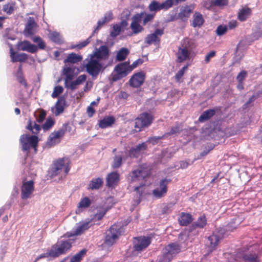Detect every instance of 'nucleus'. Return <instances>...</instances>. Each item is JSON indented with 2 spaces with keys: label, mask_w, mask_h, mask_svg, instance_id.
I'll use <instances>...</instances> for the list:
<instances>
[{
  "label": "nucleus",
  "mask_w": 262,
  "mask_h": 262,
  "mask_svg": "<svg viewBox=\"0 0 262 262\" xmlns=\"http://www.w3.org/2000/svg\"><path fill=\"white\" fill-rule=\"evenodd\" d=\"M108 66V64L100 62L91 55L85 60L86 72L94 78L97 77L100 72L103 71Z\"/></svg>",
  "instance_id": "f257e3e1"
},
{
  "label": "nucleus",
  "mask_w": 262,
  "mask_h": 262,
  "mask_svg": "<svg viewBox=\"0 0 262 262\" xmlns=\"http://www.w3.org/2000/svg\"><path fill=\"white\" fill-rule=\"evenodd\" d=\"M69 164L70 160L66 157L54 162L51 171V176L53 177L60 174L61 179L65 178L70 169Z\"/></svg>",
  "instance_id": "f03ea898"
},
{
  "label": "nucleus",
  "mask_w": 262,
  "mask_h": 262,
  "mask_svg": "<svg viewBox=\"0 0 262 262\" xmlns=\"http://www.w3.org/2000/svg\"><path fill=\"white\" fill-rule=\"evenodd\" d=\"M69 164L70 160L66 157L54 162L51 171V176L53 177L60 174L61 179L65 178L70 169Z\"/></svg>",
  "instance_id": "7ed1b4c3"
},
{
  "label": "nucleus",
  "mask_w": 262,
  "mask_h": 262,
  "mask_svg": "<svg viewBox=\"0 0 262 262\" xmlns=\"http://www.w3.org/2000/svg\"><path fill=\"white\" fill-rule=\"evenodd\" d=\"M193 48L194 45L192 40L188 38L184 39L176 54L177 61L179 62H182L190 59V54Z\"/></svg>",
  "instance_id": "20e7f679"
},
{
  "label": "nucleus",
  "mask_w": 262,
  "mask_h": 262,
  "mask_svg": "<svg viewBox=\"0 0 262 262\" xmlns=\"http://www.w3.org/2000/svg\"><path fill=\"white\" fill-rule=\"evenodd\" d=\"M180 250V247L178 244H169L163 249L162 254L158 258V262H170Z\"/></svg>",
  "instance_id": "39448f33"
},
{
  "label": "nucleus",
  "mask_w": 262,
  "mask_h": 262,
  "mask_svg": "<svg viewBox=\"0 0 262 262\" xmlns=\"http://www.w3.org/2000/svg\"><path fill=\"white\" fill-rule=\"evenodd\" d=\"M133 71L130 67L129 62L125 61L116 65L114 68V73L111 75L113 81H118L126 76Z\"/></svg>",
  "instance_id": "423d86ee"
},
{
  "label": "nucleus",
  "mask_w": 262,
  "mask_h": 262,
  "mask_svg": "<svg viewBox=\"0 0 262 262\" xmlns=\"http://www.w3.org/2000/svg\"><path fill=\"white\" fill-rule=\"evenodd\" d=\"M150 174L149 169L143 166H139L136 169L132 170L129 173V180L131 183L144 182L145 179Z\"/></svg>",
  "instance_id": "0eeeda50"
},
{
  "label": "nucleus",
  "mask_w": 262,
  "mask_h": 262,
  "mask_svg": "<svg viewBox=\"0 0 262 262\" xmlns=\"http://www.w3.org/2000/svg\"><path fill=\"white\" fill-rule=\"evenodd\" d=\"M110 54L111 51L108 47L106 45H102L98 48H96L95 51L90 55L96 58V59L105 64H108L109 66L111 64V61L109 60Z\"/></svg>",
  "instance_id": "6e6552de"
},
{
  "label": "nucleus",
  "mask_w": 262,
  "mask_h": 262,
  "mask_svg": "<svg viewBox=\"0 0 262 262\" xmlns=\"http://www.w3.org/2000/svg\"><path fill=\"white\" fill-rule=\"evenodd\" d=\"M72 243L71 239L60 240L53 245L51 248L55 258L67 252L71 249Z\"/></svg>",
  "instance_id": "1a4fd4ad"
},
{
  "label": "nucleus",
  "mask_w": 262,
  "mask_h": 262,
  "mask_svg": "<svg viewBox=\"0 0 262 262\" xmlns=\"http://www.w3.org/2000/svg\"><path fill=\"white\" fill-rule=\"evenodd\" d=\"M20 142L22 146L23 150L27 151L31 148H33L36 150L38 140L36 136L24 134L21 136Z\"/></svg>",
  "instance_id": "9d476101"
},
{
  "label": "nucleus",
  "mask_w": 262,
  "mask_h": 262,
  "mask_svg": "<svg viewBox=\"0 0 262 262\" xmlns=\"http://www.w3.org/2000/svg\"><path fill=\"white\" fill-rule=\"evenodd\" d=\"M153 120L151 114L148 113H142L136 119L135 127L141 130L142 128L149 126Z\"/></svg>",
  "instance_id": "9b49d317"
},
{
  "label": "nucleus",
  "mask_w": 262,
  "mask_h": 262,
  "mask_svg": "<svg viewBox=\"0 0 262 262\" xmlns=\"http://www.w3.org/2000/svg\"><path fill=\"white\" fill-rule=\"evenodd\" d=\"M170 182V180L167 179L160 180L159 185L152 190L153 196L158 199L165 196L168 190L167 186Z\"/></svg>",
  "instance_id": "f8f14e48"
},
{
  "label": "nucleus",
  "mask_w": 262,
  "mask_h": 262,
  "mask_svg": "<svg viewBox=\"0 0 262 262\" xmlns=\"http://www.w3.org/2000/svg\"><path fill=\"white\" fill-rule=\"evenodd\" d=\"M120 234V229L117 225H113L105 233L104 244L108 246L112 245L116 242Z\"/></svg>",
  "instance_id": "ddd939ff"
},
{
  "label": "nucleus",
  "mask_w": 262,
  "mask_h": 262,
  "mask_svg": "<svg viewBox=\"0 0 262 262\" xmlns=\"http://www.w3.org/2000/svg\"><path fill=\"white\" fill-rule=\"evenodd\" d=\"M224 233V231L222 230L216 231L208 237L207 243L208 246V254L215 249L220 241L223 237Z\"/></svg>",
  "instance_id": "4468645a"
},
{
  "label": "nucleus",
  "mask_w": 262,
  "mask_h": 262,
  "mask_svg": "<svg viewBox=\"0 0 262 262\" xmlns=\"http://www.w3.org/2000/svg\"><path fill=\"white\" fill-rule=\"evenodd\" d=\"M150 243V238L148 237L139 236L135 237L133 241L134 250L140 252L146 249Z\"/></svg>",
  "instance_id": "2eb2a0df"
},
{
  "label": "nucleus",
  "mask_w": 262,
  "mask_h": 262,
  "mask_svg": "<svg viewBox=\"0 0 262 262\" xmlns=\"http://www.w3.org/2000/svg\"><path fill=\"white\" fill-rule=\"evenodd\" d=\"M34 191V182L29 181L24 182L21 187V198L23 200H27L32 196Z\"/></svg>",
  "instance_id": "dca6fc26"
},
{
  "label": "nucleus",
  "mask_w": 262,
  "mask_h": 262,
  "mask_svg": "<svg viewBox=\"0 0 262 262\" xmlns=\"http://www.w3.org/2000/svg\"><path fill=\"white\" fill-rule=\"evenodd\" d=\"M65 133L66 129L62 128L51 133L47 142V145L51 147L59 143Z\"/></svg>",
  "instance_id": "f3484780"
},
{
  "label": "nucleus",
  "mask_w": 262,
  "mask_h": 262,
  "mask_svg": "<svg viewBox=\"0 0 262 262\" xmlns=\"http://www.w3.org/2000/svg\"><path fill=\"white\" fill-rule=\"evenodd\" d=\"M164 34V29L158 28L150 34H148L145 38V42L149 45L154 44L159 45L160 43L161 36Z\"/></svg>",
  "instance_id": "a211bd4d"
},
{
  "label": "nucleus",
  "mask_w": 262,
  "mask_h": 262,
  "mask_svg": "<svg viewBox=\"0 0 262 262\" xmlns=\"http://www.w3.org/2000/svg\"><path fill=\"white\" fill-rule=\"evenodd\" d=\"M92 226V222L90 221H84L79 222L71 231V236H78L83 234L85 231Z\"/></svg>",
  "instance_id": "6ab92c4d"
},
{
  "label": "nucleus",
  "mask_w": 262,
  "mask_h": 262,
  "mask_svg": "<svg viewBox=\"0 0 262 262\" xmlns=\"http://www.w3.org/2000/svg\"><path fill=\"white\" fill-rule=\"evenodd\" d=\"M237 258H242L245 262H259L258 255L250 251H239L237 253Z\"/></svg>",
  "instance_id": "aec40b11"
},
{
  "label": "nucleus",
  "mask_w": 262,
  "mask_h": 262,
  "mask_svg": "<svg viewBox=\"0 0 262 262\" xmlns=\"http://www.w3.org/2000/svg\"><path fill=\"white\" fill-rule=\"evenodd\" d=\"M145 79L144 74L141 72L134 74L129 79L130 86L133 88H139L143 83Z\"/></svg>",
  "instance_id": "412c9836"
},
{
  "label": "nucleus",
  "mask_w": 262,
  "mask_h": 262,
  "mask_svg": "<svg viewBox=\"0 0 262 262\" xmlns=\"http://www.w3.org/2000/svg\"><path fill=\"white\" fill-rule=\"evenodd\" d=\"M141 18L140 15H135L132 18V22L130 27L133 34H137L144 30V28L140 24V23L141 22Z\"/></svg>",
  "instance_id": "4be33fe9"
},
{
  "label": "nucleus",
  "mask_w": 262,
  "mask_h": 262,
  "mask_svg": "<svg viewBox=\"0 0 262 262\" xmlns=\"http://www.w3.org/2000/svg\"><path fill=\"white\" fill-rule=\"evenodd\" d=\"M18 50L27 51L31 53H35L37 51V47L34 45L31 44L28 40L20 41L17 43Z\"/></svg>",
  "instance_id": "5701e85b"
},
{
  "label": "nucleus",
  "mask_w": 262,
  "mask_h": 262,
  "mask_svg": "<svg viewBox=\"0 0 262 262\" xmlns=\"http://www.w3.org/2000/svg\"><path fill=\"white\" fill-rule=\"evenodd\" d=\"M9 46L10 47V57L11 58V61L13 62L17 61L24 62L28 59V57L27 54L24 53L16 54L13 51L12 45L9 43Z\"/></svg>",
  "instance_id": "b1692460"
},
{
  "label": "nucleus",
  "mask_w": 262,
  "mask_h": 262,
  "mask_svg": "<svg viewBox=\"0 0 262 262\" xmlns=\"http://www.w3.org/2000/svg\"><path fill=\"white\" fill-rule=\"evenodd\" d=\"M194 9L193 5L186 6L182 8L178 14V18L182 21H186Z\"/></svg>",
  "instance_id": "393cba45"
},
{
  "label": "nucleus",
  "mask_w": 262,
  "mask_h": 262,
  "mask_svg": "<svg viewBox=\"0 0 262 262\" xmlns=\"http://www.w3.org/2000/svg\"><path fill=\"white\" fill-rule=\"evenodd\" d=\"M147 148L146 143H142L136 146L135 147L132 148L128 152V155L131 158H137L141 153Z\"/></svg>",
  "instance_id": "a878e982"
},
{
  "label": "nucleus",
  "mask_w": 262,
  "mask_h": 262,
  "mask_svg": "<svg viewBox=\"0 0 262 262\" xmlns=\"http://www.w3.org/2000/svg\"><path fill=\"white\" fill-rule=\"evenodd\" d=\"M204 21L205 20L203 15L196 11L193 14L190 24L193 28H200L203 26Z\"/></svg>",
  "instance_id": "bb28decb"
},
{
  "label": "nucleus",
  "mask_w": 262,
  "mask_h": 262,
  "mask_svg": "<svg viewBox=\"0 0 262 262\" xmlns=\"http://www.w3.org/2000/svg\"><path fill=\"white\" fill-rule=\"evenodd\" d=\"M36 27L37 24L34 18L32 17H29L25 26V32L28 35H32L35 33Z\"/></svg>",
  "instance_id": "cd10ccee"
},
{
  "label": "nucleus",
  "mask_w": 262,
  "mask_h": 262,
  "mask_svg": "<svg viewBox=\"0 0 262 262\" xmlns=\"http://www.w3.org/2000/svg\"><path fill=\"white\" fill-rule=\"evenodd\" d=\"M119 181V174L117 172H112L107 175L106 178L107 186L114 187Z\"/></svg>",
  "instance_id": "c85d7f7f"
},
{
  "label": "nucleus",
  "mask_w": 262,
  "mask_h": 262,
  "mask_svg": "<svg viewBox=\"0 0 262 262\" xmlns=\"http://www.w3.org/2000/svg\"><path fill=\"white\" fill-rule=\"evenodd\" d=\"M115 122L113 116H107L99 120V126L101 128H106L111 126Z\"/></svg>",
  "instance_id": "c756f323"
},
{
  "label": "nucleus",
  "mask_w": 262,
  "mask_h": 262,
  "mask_svg": "<svg viewBox=\"0 0 262 262\" xmlns=\"http://www.w3.org/2000/svg\"><path fill=\"white\" fill-rule=\"evenodd\" d=\"M64 103L65 99L63 97H61L58 99L55 107L52 108V111L55 116H58L60 114L63 112L64 110L63 105Z\"/></svg>",
  "instance_id": "7c9ffc66"
},
{
  "label": "nucleus",
  "mask_w": 262,
  "mask_h": 262,
  "mask_svg": "<svg viewBox=\"0 0 262 262\" xmlns=\"http://www.w3.org/2000/svg\"><path fill=\"white\" fill-rule=\"evenodd\" d=\"M136 15H140L141 18L142 26H145L149 23L151 22L155 18V13H147L145 12H142L137 13Z\"/></svg>",
  "instance_id": "2f4dec72"
},
{
  "label": "nucleus",
  "mask_w": 262,
  "mask_h": 262,
  "mask_svg": "<svg viewBox=\"0 0 262 262\" xmlns=\"http://www.w3.org/2000/svg\"><path fill=\"white\" fill-rule=\"evenodd\" d=\"M251 14V10L249 8H243L239 10L238 19L242 21L246 20Z\"/></svg>",
  "instance_id": "473e14b6"
},
{
  "label": "nucleus",
  "mask_w": 262,
  "mask_h": 262,
  "mask_svg": "<svg viewBox=\"0 0 262 262\" xmlns=\"http://www.w3.org/2000/svg\"><path fill=\"white\" fill-rule=\"evenodd\" d=\"M82 59V57L81 55L72 53L68 55L67 58L64 60V62L76 63L81 61Z\"/></svg>",
  "instance_id": "72a5a7b5"
},
{
  "label": "nucleus",
  "mask_w": 262,
  "mask_h": 262,
  "mask_svg": "<svg viewBox=\"0 0 262 262\" xmlns=\"http://www.w3.org/2000/svg\"><path fill=\"white\" fill-rule=\"evenodd\" d=\"M179 221L181 225L187 226L192 221V217L189 213H182Z\"/></svg>",
  "instance_id": "f704fd0d"
},
{
  "label": "nucleus",
  "mask_w": 262,
  "mask_h": 262,
  "mask_svg": "<svg viewBox=\"0 0 262 262\" xmlns=\"http://www.w3.org/2000/svg\"><path fill=\"white\" fill-rule=\"evenodd\" d=\"M129 54V51L128 49L125 48H122L117 53L116 58V60L118 61L124 60Z\"/></svg>",
  "instance_id": "c9c22d12"
},
{
  "label": "nucleus",
  "mask_w": 262,
  "mask_h": 262,
  "mask_svg": "<svg viewBox=\"0 0 262 262\" xmlns=\"http://www.w3.org/2000/svg\"><path fill=\"white\" fill-rule=\"evenodd\" d=\"M75 68L74 67H66L63 69V73L66 76L65 80H72L74 78Z\"/></svg>",
  "instance_id": "e433bc0d"
},
{
  "label": "nucleus",
  "mask_w": 262,
  "mask_h": 262,
  "mask_svg": "<svg viewBox=\"0 0 262 262\" xmlns=\"http://www.w3.org/2000/svg\"><path fill=\"white\" fill-rule=\"evenodd\" d=\"M148 8L151 13H155V14L158 11L162 10L161 3L156 1H152L149 5Z\"/></svg>",
  "instance_id": "4c0bfd02"
},
{
  "label": "nucleus",
  "mask_w": 262,
  "mask_h": 262,
  "mask_svg": "<svg viewBox=\"0 0 262 262\" xmlns=\"http://www.w3.org/2000/svg\"><path fill=\"white\" fill-rule=\"evenodd\" d=\"M27 128L30 130L33 134H37L40 130V126L35 122H32L29 120L28 122Z\"/></svg>",
  "instance_id": "58836bf2"
},
{
  "label": "nucleus",
  "mask_w": 262,
  "mask_h": 262,
  "mask_svg": "<svg viewBox=\"0 0 262 262\" xmlns=\"http://www.w3.org/2000/svg\"><path fill=\"white\" fill-rule=\"evenodd\" d=\"M86 252L87 250L86 249H82L79 252L71 257L70 262H80L82 257L85 255Z\"/></svg>",
  "instance_id": "ea45409f"
},
{
  "label": "nucleus",
  "mask_w": 262,
  "mask_h": 262,
  "mask_svg": "<svg viewBox=\"0 0 262 262\" xmlns=\"http://www.w3.org/2000/svg\"><path fill=\"white\" fill-rule=\"evenodd\" d=\"M102 184V179L100 178L93 179L89 184V188L92 190L98 189L101 187Z\"/></svg>",
  "instance_id": "a19ab883"
},
{
  "label": "nucleus",
  "mask_w": 262,
  "mask_h": 262,
  "mask_svg": "<svg viewBox=\"0 0 262 262\" xmlns=\"http://www.w3.org/2000/svg\"><path fill=\"white\" fill-rule=\"evenodd\" d=\"M214 114L215 111L213 110H207L200 116L199 120L200 122L205 121L212 117Z\"/></svg>",
  "instance_id": "79ce46f5"
},
{
  "label": "nucleus",
  "mask_w": 262,
  "mask_h": 262,
  "mask_svg": "<svg viewBox=\"0 0 262 262\" xmlns=\"http://www.w3.org/2000/svg\"><path fill=\"white\" fill-rule=\"evenodd\" d=\"M15 2H11L3 6V10L7 14L10 15L14 12L15 9Z\"/></svg>",
  "instance_id": "37998d69"
},
{
  "label": "nucleus",
  "mask_w": 262,
  "mask_h": 262,
  "mask_svg": "<svg viewBox=\"0 0 262 262\" xmlns=\"http://www.w3.org/2000/svg\"><path fill=\"white\" fill-rule=\"evenodd\" d=\"M207 224V220L205 215H202L200 216L197 220L193 225L192 226L195 228H204Z\"/></svg>",
  "instance_id": "c03bdc74"
},
{
  "label": "nucleus",
  "mask_w": 262,
  "mask_h": 262,
  "mask_svg": "<svg viewBox=\"0 0 262 262\" xmlns=\"http://www.w3.org/2000/svg\"><path fill=\"white\" fill-rule=\"evenodd\" d=\"M50 39L55 43L60 44L63 40L60 34L56 32H53L50 34Z\"/></svg>",
  "instance_id": "a18cd8bd"
},
{
  "label": "nucleus",
  "mask_w": 262,
  "mask_h": 262,
  "mask_svg": "<svg viewBox=\"0 0 262 262\" xmlns=\"http://www.w3.org/2000/svg\"><path fill=\"white\" fill-rule=\"evenodd\" d=\"M122 161V155H116L114 157L113 162L112 163V167L114 168H117L121 166Z\"/></svg>",
  "instance_id": "49530a36"
},
{
  "label": "nucleus",
  "mask_w": 262,
  "mask_h": 262,
  "mask_svg": "<svg viewBox=\"0 0 262 262\" xmlns=\"http://www.w3.org/2000/svg\"><path fill=\"white\" fill-rule=\"evenodd\" d=\"M33 41L37 43V48L43 50L46 48V45L45 42L39 36H35L33 38Z\"/></svg>",
  "instance_id": "de8ad7c7"
},
{
  "label": "nucleus",
  "mask_w": 262,
  "mask_h": 262,
  "mask_svg": "<svg viewBox=\"0 0 262 262\" xmlns=\"http://www.w3.org/2000/svg\"><path fill=\"white\" fill-rule=\"evenodd\" d=\"M91 205V201L88 197H85L81 200L78 204V208H86Z\"/></svg>",
  "instance_id": "09e8293b"
},
{
  "label": "nucleus",
  "mask_w": 262,
  "mask_h": 262,
  "mask_svg": "<svg viewBox=\"0 0 262 262\" xmlns=\"http://www.w3.org/2000/svg\"><path fill=\"white\" fill-rule=\"evenodd\" d=\"M53 257L55 258V255L54 254L53 251L51 248V247L47 250V252L45 253H42L39 255L37 258L36 260L41 258H46V257Z\"/></svg>",
  "instance_id": "8fccbe9b"
},
{
  "label": "nucleus",
  "mask_w": 262,
  "mask_h": 262,
  "mask_svg": "<svg viewBox=\"0 0 262 262\" xmlns=\"http://www.w3.org/2000/svg\"><path fill=\"white\" fill-rule=\"evenodd\" d=\"M63 89L60 85L56 86L54 88V91L51 95V96L53 98H55L58 97V96L63 92Z\"/></svg>",
  "instance_id": "3c124183"
},
{
  "label": "nucleus",
  "mask_w": 262,
  "mask_h": 262,
  "mask_svg": "<svg viewBox=\"0 0 262 262\" xmlns=\"http://www.w3.org/2000/svg\"><path fill=\"white\" fill-rule=\"evenodd\" d=\"M228 30L227 26L220 25L216 29V33L219 36H222L225 34Z\"/></svg>",
  "instance_id": "603ef678"
},
{
  "label": "nucleus",
  "mask_w": 262,
  "mask_h": 262,
  "mask_svg": "<svg viewBox=\"0 0 262 262\" xmlns=\"http://www.w3.org/2000/svg\"><path fill=\"white\" fill-rule=\"evenodd\" d=\"M173 3L174 0H166L161 3V7H162V10H167L173 6Z\"/></svg>",
  "instance_id": "864d4df0"
},
{
  "label": "nucleus",
  "mask_w": 262,
  "mask_h": 262,
  "mask_svg": "<svg viewBox=\"0 0 262 262\" xmlns=\"http://www.w3.org/2000/svg\"><path fill=\"white\" fill-rule=\"evenodd\" d=\"M65 87L68 89H70L72 90H74L76 89L77 86L78 85L75 80L72 81L71 80H65Z\"/></svg>",
  "instance_id": "5fc2aeb1"
},
{
  "label": "nucleus",
  "mask_w": 262,
  "mask_h": 262,
  "mask_svg": "<svg viewBox=\"0 0 262 262\" xmlns=\"http://www.w3.org/2000/svg\"><path fill=\"white\" fill-rule=\"evenodd\" d=\"M166 135H163L162 136H154L149 137L147 140V142L151 143L153 145H155L158 143L159 140L163 139L164 138V137Z\"/></svg>",
  "instance_id": "6e6d98bb"
},
{
  "label": "nucleus",
  "mask_w": 262,
  "mask_h": 262,
  "mask_svg": "<svg viewBox=\"0 0 262 262\" xmlns=\"http://www.w3.org/2000/svg\"><path fill=\"white\" fill-rule=\"evenodd\" d=\"M211 4L214 6L222 7L228 4V0H212Z\"/></svg>",
  "instance_id": "4d7b16f0"
},
{
  "label": "nucleus",
  "mask_w": 262,
  "mask_h": 262,
  "mask_svg": "<svg viewBox=\"0 0 262 262\" xmlns=\"http://www.w3.org/2000/svg\"><path fill=\"white\" fill-rule=\"evenodd\" d=\"M188 65H186L183 67L181 70H180L176 74L175 77L177 81H179L181 78L184 75L185 71L188 69Z\"/></svg>",
  "instance_id": "13d9d810"
},
{
  "label": "nucleus",
  "mask_w": 262,
  "mask_h": 262,
  "mask_svg": "<svg viewBox=\"0 0 262 262\" xmlns=\"http://www.w3.org/2000/svg\"><path fill=\"white\" fill-rule=\"evenodd\" d=\"M145 185V183L144 182H142L139 183V186H136L134 188V191L137 193V194L139 198H140L142 196L143 190H141V189Z\"/></svg>",
  "instance_id": "bf43d9fd"
},
{
  "label": "nucleus",
  "mask_w": 262,
  "mask_h": 262,
  "mask_svg": "<svg viewBox=\"0 0 262 262\" xmlns=\"http://www.w3.org/2000/svg\"><path fill=\"white\" fill-rule=\"evenodd\" d=\"M54 121L52 119H48L42 125V128L44 130H47L54 125Z\"/></svg>",
  "instance_id": "052dcab7"
},
{
  "label": "nucleus",
  "mask_w": 262,
  "mask_h": 262,
  "mask_svg": "<svg viewBox=\"0 0 262 262\" xmlns=\"http://www.w3.org/2000/svg\"><path fill=\"white\" fill-rule=\"evenodd\" d=\"M121 31V27L120 26L116 25L114 26L113 30L111 31L110 35L112 37H116L119 35Z\"/></svg>",
  "instance_id": "680f3d73"
},
{
  "label": "nucleus",
  "mask_w": 262,
  "mask_h": 262,
  "mask_svg": "<svg viewBox=\"0 0 262 262\" xmlns=\"http://www.w3.org/2000/svg\"><path fill=\"white\" fill-rule=\"evenodd\" d=\"M91 40V37L87 38L85 40L83 41L81 43L75 46L74 48H77L78 49H81L82 48L85 47L86 45H88L90 42Z\"/></svg>",
  "instance_id": "e2e57ef3"
},
{
  "label": "nucleus",
  "mask_w": 262,
  "mask_h": 262,
  "mask_svg": "<svg viewBox=\"0 0 262 262\" xmlns=\"http://www.w3.org/2000/svg\"><path fill=\"white\" fill-rule=\"evenodd\" d=\"M113 17V13L112 12L109 11L104 14V17L102 18V20L104 21V23L110 21Z\"/></svg>",
  "instance_id": "0e129e2a"
},
{
  "label": "nucleus",
  "mask_w": 262,
  "mask_h": 262,
  "mask_svg": "<svg viewBox=\"0 0 262 262\" xmlns=\"http://www.w3.org/2000/svg\"><path fill=\"white\" fill-rule=\"evenodd\" d=\"M247 75V72L245 71H241L237 76V80L238 82H243L244 80L246 78Z\"/></svg>",
  "instance_id": "69168bd1"
},
{
  "label": "nucleus",
  "mask_w": 262,
  "mask_h": 262,
  "mask_svg": "<svg viewBox=\"0 0 262 262\" xmlns=\"http://www.w3.org/2000/svg\"><path fill=\"white\" fill-rule=\"evenodd\" d=\"M86 76L85 75H81L79 76L75 80V82H76L78 85H79L84 82L86 80Z\"/></svg>",
  "instance_id": "338daca9"
},
{
  "label": "nucleus",
  "mask_w": 262,
  "mask_h": 262,
  "mask_svg": "<svg viewBox=\"0 0 262 262\" xmlns=\"http://www.w3.org/2000/svg\"><path fill=\"white\" fill-rule=\"evenodd\" d=\"M215 55V52L214 51H212L210 52L208 54H207L205 58V60L206 63H208L210 61V59L213 57Z\"/></svg>",
  "instance_id": "774afa93"
}]
</instances>
